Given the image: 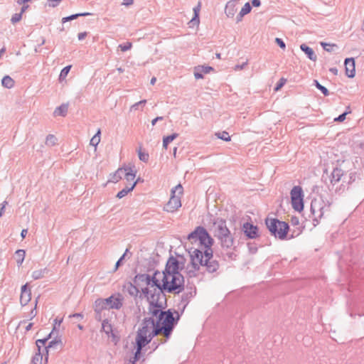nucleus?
<instances>
[{
    "instance_id": "obj_28",
    "label": "nucleus",
    "mask_w": 364,
    "mask_h": 364,
    "mask_svg": "<svg viewBox=\"0 0 364 364\" xmlns=\"http://www.w3.org/2000/svg\"><path fill=\"white\" fill-rule=\"evenodd\" d=\"M90 15H91V14L88 13V12L79 13V14H73V15H70L69 16L63 18H62V23H65V22H68L69 21H72V20L76 19L79 16H90Z\"/></svg>"
},
{
    "instance_id": "obj_35",
    "label": "nucleus",
    "mask_w": 364,
    "mask_h": 364,
    "mask_svg": "<svg viewBox=\"0 0 364 364\" xmlns=\"http://www.w3.org/2000/svg\"><path fill=\"white\" fill-rule=\"evenodd\" d=\"M100 134H101V131H100V129H98L97 133L90 139V144L91 146L96 147L98 145V144L100 141Z\"/></svg>"
},
{
    "instance_id": "obj_16",
    "label": "nucleus",
    "mask_w": 364,
    "mask_h": 364,
    "mask_svg": "<svg viewBox=\"0 0 364 364\" xmlns=\"http://www.w3.org/2000/svg\"><path fill=\"white\" fill-rule=\"evenodd\" d=\"M345 171L340 167H336L333 168L331 176V183L332 185L339 182L344 175Z\"/></svg>"
},
{
    "instance_id": "obj_39",
    "label": "nucleus",
    "mask_w": 364,
    "mask_h": 364,
    "mask_svg": "<svg viewBox=\"0 0 364 364\" xmlns=\"http://www.w3.org/2000/svg\"><path fill=\"white\" fill-rule=\"evenodd\" d=\"M215 136L223 141H230V136L227 132H217L215 133Z\"/></svg>"
},
{
    "instance_id": "obj_21",
    "label": "nucleus",
    "mask_w": 364,
    "mask_h": 364,
    "mask_svg": "<svg viewBox=\"0 0 364 364\" xmlns=\"http://www.w3.org/2000/svg\"><path fill=\"white\" fill-rule=\"evenodd\" d=\"M68 110V104H62L60 106L55 108L53 114L55 116L65 117Z\"/></svg>"
},
{
    "instance_id": "obj_45",
    "label": "nucleus",
    "mask_w": 364,
    "mask_h": 364,
    "mask_svg": "<svg viewBox=\"0 0 364 364\" xmlns=\"http://www.w3.org/2000/svg\"><path fill=\"white\" fill-rule=\"evenodd\" d=\"M129 252V250L127 249L125 250V252L122 255V256L118 259V261L116 262L115 264V267H114V271H117V269L119 268V267L121 265L123 259L125 258L126 255H127Z\"/></svg>"
},
{
    "instance_id": "obj_29",
    "label": "nucleus",
    "mask_w": 364,
    "mask_h": 364,
    "mask_svg": "<svg viewBox=\"0 0 364 364\" xmlns=\"http://www.w3.org/2000/svg\"><path fill=\"white\" fill-rule=\"evenodd\" d=\"M14 80L9 75H6L1 80V84L6 88H12L14 86Z\"/></svg>"
},
{
    "instance_id": "obj_18",
    "label": "nucleus",
    "mask_w": 364,
    "mask_h": 364,
    "mask_svg": "<svg viewBox=\"0 0 364 364\" xmlns=\"http://www.w3.org/2000/svg\"><path fill=\"white\" fill-rule=\"evenodd\" d=\"M300 48L311 60L316 61L317 56L311 48L303 43L300 46Z\"/></svg>"
},
{
    "instance_id": "obj_61",
    "label": "nucleus",
    "mask_w": 364,
    "mask_h": 364,
    "mask_svg": "<svg viewBox=\"0 0 364 364\" xmlns=\"http://www.w3.org/2000/svg\"><path fill=\"white\" fill-rule=\"evenodd\" d=\"M7 204V202L6 201H4L3 203H2V206L0 209V217L3 215L4 212V208L6 207Z\"/></svg>"
},
{
    "instance_id": "obj_6",
    "label": "nucleus",
    "mask_w": 364,
    "mask_h": 364,
    "mask_svg": "<svg viewBox=\"0 0 364 364\" xmlns=\"http://www.w3.org/2000/svg\"><path fill=\"white\" fill-rule=\"evenodd\" d=\"M159 275H161V273L158 271L155 272L152 277L147 274H139L135 276L134 283L137 286L145 284L147 286L146 288L154 290V288L159 285Z\"/></svg>"
},
{
    "instance_id": "obj_4",
    "label": "nucleus",
    "mask_w": 364,
    "mask_h": 364,
    "mask_svg": "<svg viewBox=\"0 0 364 364\" xmlns=\"http://www.w3.org/2000/svg\"><path fill=\"white\" fill-rule=\"evenodd\" d=\"M215 237L220 242L222 247L230 249L233 246L234 240L224 220H217L214 223Z\"/></svg>"
},
{
    "instance_id": "obj_40",
    "label": "nucleus",
    "mask_w": 364,
    "mask_h": 364,
    "mask_svg": "<svg viewBox=\"0 0 364 364\" xmlns=\"http://www.w3.org/2000/svg\"><path fill=\"white\" fill-rule=\"evenodd\" d=\"M43 360V355L41 351H38L35 354V355L32 358L31 364H38V363H41Z\"/></svg>"
},
{
    "instance_id": "obj_56",
    "label": "nucleus",
    "mask_w": 364,
    "mask_h": 364,
    "mask_svg": "<svg viewBox=\"0 0 364 364\" xmlns=\"http://www.w3.org/2000/svg\"><path fill=\"white\" fill-rule=\"evenodd\" d=\"M62 321H63L62 318L61 319H58V318L55 319V324H54L53 329L54 333H55V331L56 330V326L57 325L60 326V323H62Z\"/></svg>"
},
{
    "instance_id": "obj_63",
    "label": "nucleus",
    "mask_w": 364,
    "mask_h": 364,
    "mask_svg": "<svg viewBox=\"0 0 364 364\" xmlns=\"http://www.w3.org/2000/svg\"><path fill=\"white\" fill-rule=\"evenodd\" d=\"M70 317H73V318H77L78 320L82 318V316L80 314H74L73 315H70Z\"/></svg>"
},
{
    "instance_id": "obj_62",
    "label": "nucleus",
    "mask_w": 364,
    "mask_h": 364,
    "mask_svg": "<svg viewBox=\"0 0 364 364\" xmlns=\"http://www.w3.org/2000/svg\"><path fill=\"white\" fill-rule=\"evenodd\" d=\"M133 4V0H123L122 4L127 6H130Z\"/></svg>"
},
{
    "instance_id": "obj_26",
    "label": "nucleus",
    "mask_w": 364,
    "mask_h": 364,
    "mask_svg": "<svg viewBox=\"0 0 364 364\" xmlns=\"http://www.w3.org/2000/svg\"><path fill=\"white\" fill-rule=\"evenodd\" d=\"M55 335V333L53 332V331H52L49 334L48 336L45 338H43V339H38L36 342V346L38 348V351H41V348L42 346H46L47 341L48 339L50 338H52L53 336Z\"/></svg>"
},
{
    "instance_id": "obj_19",
    "label": "nucleus",
    "mask_w": 364,
    "mask_h": 364,
    "mask_svg": "<svg viewBox=\"0 0 364 364\" xmlns=\"http://www.w3.org/2000/svg\"><path fill=\"white\" fill-rule=\"evenodd\" d=\"M135 284L128 282L124 286V288L130 296L136 297L139 292Z\"/></svg>"
},
{
    "instance_id": "obj_23",
    "label": "nucleus",
    "mask_w": 364,
    "mask_h": 364,
    "mask_svg": "<svg viewBox=\"0 0 364 364\" xmlns=\"http://www.w3.org/2000/svg\"><path fill=\"white\" fill-rule=\"evenodd\" d=\"M49 270L47 268H43L35 270L32 272V278L35 280L43 278L45 275L48 273Z\"/></svg>"
},
{
    "instance_id": "obj_34",
    "label": "nucleus",
    "mask_w": 364,
    "mask_h": 364,
    "mask_svg": "<svg viewBox=\"0 0 364 364\" xmlns=\"http://www.w3.org/2000/svg\"><path fill=\"white\" fill-rule=\"evenodd\" d=\"M200 9V4L199 3L198 5L193 9L194 16L191 21V23H193V25L198 24L200 22V21H199Z\"/></svg>"
},
{
    "instance_id": "obj_59",
    "label": "nucleus",
    "mask_w": 364,
    "mask_h": 364,
    "mask_svg": "<svg viewBox=\"0 0 364 364\" xmlns=\"http://www.w3.org/2000/svg\"><path fill=\"white\" fill-rule=\"evenodd\" d=\"M164 119V117H156L155 119H154L152 121H151V124L152 126H154L156 124V123L158 122V121H161Z\"/></svg>"
},
{
    "instance_id": "obj_50",
    "label": "nucleus",
    "mask_w": 364,
    "mask_h": 364,
    "mask_svg": "<svg viewBox=\"0 0 364 364\" xmlns=\"http://www.w3.org/2000/svg\"><path fill=\"white\" fill-rule=\"evenodd\" d=\"M348 112H345L343 114H340L338 117L334 119L335 122H343L346 119V115L348 114Z\"/></svg>"
},
{
    "instance_id": "obj_53",
    "label": "nucleus",
    "mask_w": 364,
    "mask_h": 364,
    "mask_svg": "<svg viewBox=\"0 0 364 364\" xmlns=\"http://www.w3.org/2000/svg\"><path fill=\"white\" fill-rule=\"evenodd\" d=\"M291 223L292 225H297L299 223V220L297 217L293 216L291 218Z\"/></svg>"
},
{
    "instance_id": "obj_64",
    "label": "nucleus",
    "mask_w": 364,
    "mask_h": 364,
    "mask_svg": "<svg viewBox=\"0 0 364 364\" xmlns=\"http://www.w3.org/2000/svg\"><path fill=\"white\" fill-rule=\"evenodd\" d=\"M244 16L245 15H242V12L240 11L239 14L236 17L237 23L241 21Z\"/></svg>"
},
{
    "instance_id": "obj_42",
    "label": "nucleus",
    "mask_w": 364,
    "mask_h": 364,
    "mask_svg": "<svg viewBox=\"0 0 364 364\" xmlns=\"http://www.w3.org/2000/svg\"><path fill=\"white\" fill-rule=\"evenodd\" d=\"M138 155L139 159L143 162H147L149 159V154L141 151V149L138 151Z\"/></svg>"
},
{
    "instance_id": "obj_22",
    "label": "nucleus",
    "mask_w": 364,
    "mask_h": 364,
    "mask_svg": "<svg viewBox=\"0 0 364 364\" xmlns=\"http://www.w3.org/2000/svg\"><path fill=\"white\" fill-rule=\"evenodd\" d=\"M124 176L127 181H133L136 176V171L130 166L124 168Z\"/></svg>"
},
{
    "instance_id": "obj_2",
    "label": "nucleus",
    "mask_w": 364,
    "mask_h": 364,
    "mask_svg": "<svg viewBox=\"0 0 364 364\" xmlns=\"http://www.w3.org/2000/svg\"><path fill=\"white\" fill-rule=\"evenodd\" d=\"M188 239L191 242L198 241L204 248V251L196 248H191L189 251L191 266L188 265V269L190 277L195 276V272L199 271L200 267H205L209 273L216 272L219 268V263L213 258L211 248L213 239L208 231L203 227H198L188 235Z\"/></svg>"
},
{
    "instance_id": "obj_10",
    "label": "nucleus",
    "mask_w": 364,
    "mask_h": 364,
    "mask_svg": "<svg viewBox=\"0 0 364 364\" xmlns=\"http://www.w3.org/2000/svg\"><path fill=\"white\" fill-rule=\"evenodd\" d=\"M180 264L183 265V263L173 256L170 257L166 262L165 269L162 273H161V274H173L175 273H180L178 272Z\"/></svg>"
},
{
    "instance_id": "obj_14",
    "label": "nucleus",
    "mask_w": 364,
    "mask_h": 364,
    "mask_svg": "<svg viewBox=\"0 0 364 364\" xmlns=\"http://www.w3.org/2000/svg\"><path fill=\"white\" fill-rule=\"evenodd\" d=\"M31 299V291L28 287V283L21 287L20 296V303L23 306H26Z\"/></svg>"
},
{
    "instance_id": "obj_38",
    "label": "nucleus",
    "mask_w": 364,
    "mask_h": 364,
    "mask_svg": "<svg viewBox=\"0 0 364 364\" xmlns=\"http://www.w3.org/2000/svg\"><path fill=\"white\" fill-rule=\"evenodd\" d=\"M57 142V138L53 134H48L46 137V144L50 146H54Z\"/></svg>"
},
{
    "instance_id": "obj_25",
    "label": "nucleus",
    "mask_w": 364,
    "mask_h": 364,
    "mask_svg": "<svg viewBox=\"0 0 364 364\" xmlns=\"http://www.w3.org/2000/svg\"><path fill=\"white\" fill-rule=\"evenodd\" d=\"M26 256V252L24 250H18L15 252V257L17 265L19 267L22 264Z\"/></svg>"
},
{
    "instance_id": "obj_57",
    "label": "nucleus",
    "mask_w": 364,
    "mask_h": 364,
    "mask_svg": "<svg viewBox=\"0 0 364 364\" xmlns=\"http://www.w3.org/2000/svg\"><path fill=\"white\" fill-rule=\"evenodd\" d=\"M247 64V63L245 62V63H242V65H237L235 67V70H242Z\"/></svg>"
},
{
    "instance_id": "obj_11",
    "label": "nucleus",
    "mask_w": 364,
    "mask_h": 364,
    "mask_svg": "<svg viewBox=\"0 0 364 364\" xmlns=\"http://www.w3.org/2000/svg\"><path fill=\"white\" fill-rule=\"evenodd\" d=\"M107 300V307L109 309H119L123 305V298L120 294H118L117 296L112 295L111 296L105 299Z\"/></svg>"
},
{
    "instance_id": "obj_31",
    "label": "nucleus",
    "mask_w": 364,
    "mask_h": 364,
    "mask_svg": "<svg viewBox=\"0 0 364 364\" xmlns=\"http://www.w3.org/2000/svg\"><path fill=\"white\" fill-rule=\"evenodd\" d=\"M102 330L108 336L112 333V326L107 319L102 321Z\"/></svg>"
},
{
    "instance_id": "obj_49",
    "label": "nucleus",
    "mask_w": 364,
    "mask_h": 364,
    "mask_svg": "<svg viewBox=\"0 0 364 364\" xmlns=\"http://www.w3.org/2000/svg\"><path fill=\"white\" fill-rule=\"evenodd\" d=\"M21 18H22L21 13H17L12 16L11 21L12 23L14 24L17 22H18L21 19Z\"/></svg>"
},
{
    "instance_id": "obj_7",
    "label": "nucleus",
    "mask_w": 364,
    "mask_h": 364,
    "mask_svg": "<svg viewBox=\"0 0 364 364\" xmlns=\"http://www.w3.org/2000/svg\"><path fill=\"white\" fill-rule=\"evenodd\" d=\"M331 203L328 200L325 202L322 198H314L311 203V212L314 216V221L318 223L323 214L330 211Z\"/></svg>"
},
{
    "instance_id": "obj_30",
    "label": "nucleus",
    "mask_w": 364,
    "mask_h": 364,
    "mask_svg": "<svg viewBox=\"0 0 364 364\" xmlns=\"http://www.w3.org/2000/svg\"><path fill=\"white\" fill-rule=\"evenodd\" d=\"M136 352L133 357V359L134 360L137 361L140 358L141 352L142 348L144 347H145L147 344L144 343H140V342H139V341H136Z\"/></svg>"
},
{
    "instance_id": "obj_46",
    "label": "nucleus",
    "mask_w": 364,
    "mask_h": 364,
    "mask_svg": "<svg viewBox=\"0 0 364 364\" xmlns=\"http://www.w3.org/2000/svg\"><path fill=\"white\" fill-rule=\"evenodd\" d=\"M132 47V44L130 42H127L125 44H120L119 46V48L121 49L122 51L125 52L129 50H130Z\"/></svg>"
},
{
    "instance_id": "obj_44",
    "label": "nucleus",
    "mask_w": 364,
    "mask_h": 364,
    "mask_svg": "<svg viewBox=\"0 0 364 364\" xmlns=\"http://www.w3.org/2000/svg\"><path fill=\"white\" fill-rule=\"evenodd\" d=\"M252 10V6L249 2L245 4L240 11L242 12V15H246L249 14Z\"/></svg>"
},
{
    "instance_id": "obj_58",
    "label": "nucleus",
    "mask_w": 364,
    "mask_h": 364,
    "mask_svg": "<svg viewBox=\"0 0 364 364\" xmlns=\"http://www.w3.org/2000/svg\"><path fill=\"white\" fill-rule=\"evenodd\" d=\"M87 32L79 33L78 36H77L78 40H80V41L83 40L87 36Z\"/></svg>"
},
{
    "instance_id": "obj_27",
    "label": "nucleus",
    "mask_w": 364,
    "mask_h": 364,
    "mask_svg": "<svg viewBox=\"0 0 364 364\" xmlns=\"http://www.w3.org/2000/svg\"><path fill=\"white\" fill-rule=\"evenodd\" d=\"M124 176V168H118L117 171L112 176L109 181L112 183H117L122 179Z\"/></svg>"
},
{
    "instance_id": "obj_15",
    "label": "nucleus",
    "mask_w": 364,
    "mask_h": 364,
    "mask_svg": "<svg viewBox=\"0 0 364 364\" xmlns=\"http://www.w3.org/2000/svg\"><path fill=\"white\" fill-rule=\"evenodd\" d=\"M346 75L348 77H354L355 75V60L353 58L345 60Z\"/></svg>"
},
{
    "instance_id": "obj_24",
    "label": "nucleus",
    "mask_w": 364,
    "mask_h": 364,
    "mask_svg": "<svg viewBox=\"0 0 364 364\" xmlns=\"http://www.w3.org/2000/svg\"><path fill=\"white\" fill-rule=\"evenodd\" d=\"M136 184H137V181H135L130 186H126L125 188H124L122 191H120L117 193V197L118 198H122L123 197L127 196L130 191H132L134 188V187L136 186Z\"/></svg>"
},
{
    "instance_id": "obj_55",
    "label": "nucleus",
    "mask_w": 364,
    "mask_h": 364,
    "mask_svg": "<svg viewBox=\"0 0 364 364\" xmlns=\"http://www.w3.org/2000/svg\"><path fill=\"white\" fill-rule=\"evenodd\" d=\"M37 302H38V301H37V300H36V305H35V308L31 311V313H30V315H31V318H34V317L36 316V314H37V313H36V306H37Z\"/></svg>"
},
{
    "instance_id": "obj_54",
    "label": "nucleus",
    "mask_w": 364,
    "mask_h": 364,
    "mask_svg": "<svg viewBox=\"0 0 364 364\" xmlns=\"http://www.w3.org/2000/svg\"><path fill=\"white\" fill-rule=\"evenodd\" d=\"M321 46L325 50H326L328 52L331 51V49H330V47L331 46V44H328L326 43H321Z\"/></svg>"
},
{
    "instance_id": "obj_9",
    "label": "nucleus",
    "mask_w": 364,
    "mask_h": 364,
    "mask_svg": "<svg viewBox=\"0 0 364 364\" xmlns=\"http://www.w3.org/2000/svg\"><path fill=\"white\" fill-rule=\"evenodd\" d=\"M292 208L299 212L304 209V193L301 186H294L290 192Z\"/></svg>"
},
{
    "instance_id": "obj_33",
    "label": "nucleus",
    "mask_w": 364,
    "mask_h": 364,
    "mask_svg": "<svg viewBox=\"0 0 364 364\" xmlns=\"http://www.w3.org/2000/svg\"><path fill=\"white\" fill-rule=\"evenodd\" d=\"M235 5L232 4L230 1L228 2L226 5L225 12L228 17H233L235 13Z\"/></svg>"
},
{
    "instance_id": "obj_32",
    "label": "nucleus",
    "mask_w": 364,
    "mask_h": 364,
    "mask_svg": "<svg viewBox=\"0 0 364 364\" xmlns=\"http://www.w3.org/2000/svg\"><path fill=\"white\" fill-rule=\"evenodd\" d=\"M177 133H173L169 136H164L163 139V147L167 149L168 144L178 137Z\"/></svg>"
},
{
    "instance_id": "obj_51",
    "label": "nucleus",
    "mask_w": 364,
    "mask_h": 364,
    "mask_svg": "<svg viewBox=\"0 0 364 364\" xmlns=\"http://www.w3.org/2000/svg\"><path fill=\"white\" fill-rule=\"evenodd\" d=\"M275 42L276 43L282 48V49H285L286 48V44L283 41L282 39L279 38H275Z\"/></svg>"
},
{
    "instance_id": "obj_43",
    "label": "nucleus",
    "mask_w": 364,
    "mask_h": 364,
    "mask_svg": "<svg viewBox=\"0 0 364 364\" xmlns=\"http://www.w3.org/2000/svg\"><path fill=\"white\" fill-rule=\"evenodd\" d=\"M146 100H142L138 102H136L135 104L132 105L130 107V111L133 110H137L140 106L143 107L146 105Z\"/></svg>"
},
{
    "instance_id": "obj_5",
    "label": "nucleus",
    "mask_w": 364,
    "mask_h": 364,
    "mask_svg": "<svg viewBox=\"0 0 364 364\" xmlns=\"http://www.w3.org/2000/svg\"><path fill=\"white\" fill-rule=\"evenodd\" d=\"M265 224L271 235L279 240H285L289 230L287 223L281 221L277 218H267Z\"/></svg>"
},
{
    "instance_id": "obj_17",
    "label": "nucleus",
    "mask_w": 364,
    "mask_h": 364,
    "mask_svg": "<svg viewBox=\"0 0 364 364\" xmlns=\"http://www.w3.org/2000/svg\"><path fill=\"white\" fill-rule=\"evenodd\" d=\"M213 70V68L210 66L201 65L196 67L194 70V76L196 79H202L203 78V74H207Z\"/></svg>"
},
{
    "instance_id": "obj_60",
    "label": "nucleus",
    "mask_w": 364,
    "mask_h": 364,
    "mask_svg": "<svg viewBox=\"0 0 364 364\" xmlns=\"http://www.w3.org/2000/svg\"><path fill=\"white\" fill-rule=\"evenodd\" d=\"M252 5L255 7H258L261 5L260 0H252Z\"/></svg>"
},
{
    "instance_id": "obj_20",
    "label": "nucleus",
    "mask_w": 364,
    "mask_h": 364,
    "mask_svg": "<svg viewBox=\"0 0 364 364\" xmlns=\"http://www.w3.org/2000/svg\"><path fill=\"white\" fill-rule=\"evenodd\" d=\"M58 346L61 348L63 346V343L61 338L56 336L54 339L50 341L48 345L46 347V353H48V350L50 348H58Z\"/></svg>"
},
{
    "instance_id": "obj_8",
    "label": "nucleus",
    "mask_w": 364,
    "mask_h": 364,
    "mask_svg": "<svg viewBox=\"0 0 364 364\" xmlns=\"http://www.w3.org/2000/svg\"><path fill=\"white\" fill-rule=\"evenodd\" d=\"M176 192H178V194H182L183 187L181 184L175 186L174 189L171 191V198L164 207V210L167 212L173 213L181 206V198L175 194Z\"/></svg>"
},
{
    "instance_id": "obj_36",
    "label": "nucleus",
    "mask_w": 364,
    "mask_h": 364,
    "mask_svg": "<svg viewBox=\"0 0 364 364\" xmlns=\"http://www.w3.org/2000/svg\"><path fill=\"white\" fill-rule=\"evenodd\" d=\"M196 294V289L193 290L192 288H190V291L184 293L182 295L181 301L182 302H188L189 299L193 297Z\"/></svg>"
},
{
    "instance_id": "obj_12",
    "label": "nucleus",
    "mask_w": 364,
    "mask_h": 364,
    "mask_svg": "<svg viewBox=\"0 0 364 364\" xmlns=\"http://www.w3.org/2000/svg\"><path fill=\"white\" fill-rule=\"evenodd\" d=\"M242 230L248 238L255 239L259 236L257 227L251 223H245L242 226Z\"/></svg>"
},
{
    "instance_id": "obj_13",
    "label": "nucleus",
    "mask_w": 364,
    "mask_h": 364,
    "mask_svg": "<svg viewBox=\"0 0 364 364\" xmlns=\"http://www.w3.org/2000/svg\"><path fill=\"white\" fill-rule=\"evenodd\" d=\"M107 302H108L107 300H105V299H102V298L97 299L95 301L94 309H95V313L97 314L96 315V318L97 319L100 320V318H101V312L103 310L109 309L108 307H107L108 306H107Z\"/></svg>"
},
{
    "instance_id": "obj_1",
    "label": "nucleus",
    "mask_w": 364,
    "mask_h": 364,
    "mask_svg": "<svg viewBox=\"0 0 364 364\" xmlns=\"http://www.w3.org/2000/svg\"><path fill=\"white\" fill-rule=\"evenodd\" d=\"M163 309L161 305L149 303L148 310L151 317L143 319L141 327L137 331L136 341L148 344L154 337L163 335L166 338L161 341L163 343L171 337L180 319V315L176 311H163Z\"/></svg>"
},
{
    "instance_id": "obj_52",
    "label": "nucleus",
    "mask_w": 364,
    "mask_h": 364,
    "mask_svg": "<svg viewBox=\"0 0 364 364\" xmlns=\"http://www.w3.org/2000/svg\"><path fill=\"white\" fill-rule=\"evenodd\" d=\"M63 0H49L48 6L50 7L55 8Z\"/></svg>"
},
{
    "instance_id": "obj_47",
    "label": "nucleus",
    "mask_w": 364,
    "mask_h": 364,
    "mask_svg": "<svg viewBox=\"0 0 364 364\" xmlns=\"http://www.w3.org/2000/svg\"><path fill=\"white\" fill-rule=\"evenodd\" d=\"M358 173L357 172L354 171V172H351L349 174V180L348 181V184H351L352 183H353L354 181H355V180L357 178H358Z\"/></svg>"
},
{
    "instance_id": "obj_37",
    "label": "nucleus",
    "mask_w": 364,
    "mask_h": 364,
    "mask_svg": "<svg viewBox=\"0 0 364 364\" xmlns=\"http://www.w3.org/2000/svg\"><path fill=\"white\" fill-rule=\"evenodd\" d=\"M314 85L316 86V87L318 90H320V91H321V92L325 95V96H328V95H329V91H328V90L326 87H324V86L321 85L318 82V80H314Z\"/></svg>"
},
{
    "instance_id": "obj_41",
    "label": "nucleus",
    "mask_w": 364,
    "mask_h": 364,
    "mask_svg": "<svg viewBox=\"0 0 364 364\" xmlns=\"http://www.w3.org/2000/svg\"><path fill=\"white\" fill-rule=\"evenodd\" d=\"M70 69H71V65H68V66H65L64 68H63V70L60 72V76H59V80H64L66 77V76L68 75V74L69 73Z\"/></svg>"
},
{
    "instance_id": "obj_48",
    "label": "nucleus",
    "mask_w": 364,
    "mask_h": 364,
    "mask_svg": "<svg viewBox=\"0 0 364 364\" xmlns=\"http://www.w3.org/2000/svg\"><path fill=\"white\" fill-rule=\"evenodd\" d=\"M287 80L284 77H282L279 81L277 83L276 87L274 88L275 91L279 90L286 83Z\"/></svg>"
},
{
    "instance_id": "obj_3",
    "label": "nucleus",
    "mask_w": 364,
    "mask_h": 364,
    "mask_svg": "<svg viewBox=\"0 0 364 364\" xmlns=\"http://www.w3.org/2000/svg\"><path fill=\"white\" fill-rule=\"evenodd\" d=\"M159 285L154 290L142 288L143 294L147 298L149 303L156 304L164 308L166 299L164 291L179 294L184 289V277L181 273L173 274L159 275Z\"/></svg>"
}]
</instances>
